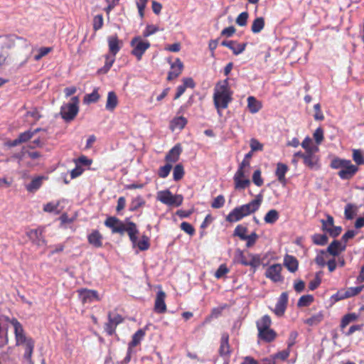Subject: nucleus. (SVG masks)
I'll list each match as a JSON object with an SVG mask.
<instances>
[{"instance_id":"15","label":"nucleus","mask_w":364,"mask_h":364,"mask_svg":"<svg viewBox=\"0 0 364 364\" xmlns=\"http://www.w3.org/2000/svg\"><path fill=\"white\" fill-rule=\"evenodd\" d=\"M364 286H358L355 287H348L346 289L338 291L336 294L333 295V298L336 301L345 299L352 296H355L359 294L363 289Z\"/></svg>"},{"instance_id":"35","label":"nucleus","mask_w":364,"mask_h":364,"mask_svg":"<svg viewBox=\"0 0 364 364\" xmlns=\"http://www.w3.org/2000/svg\"><path fill=\"white\" fill-rule=\"evenodd\" d=\"M264 27V19L262 17L256 18L252 24L251 31L254 33H259Z\"/></svg>"},{"instance_id":"45","label":"nucleus","mask_w":364,"mask_h":364,"mask_svg":"<svg viewBox=\"0 0 364 364\" xmlns=\"http://www.w3.org/2000/svg\"><path fill=\"white\" fill-rule=\"evenodd\" d=\"M327 252L324 250H321L316 255L315 258V262L320 267H324L327 262Z\"/></svg>"},{"instance_id":"17","label":"nucleus","mask_w":364,"mask_h":364,"mask_svg":"<svg viewBox=\"0 0 364 364\" xmlns=\"http://www.w3.org/2000/svg\"><path fill=\"white\" fill-rule=\"evenodd\" d=\"M83 304L100 301L98 292L94 289H81L77 291Z\"/></svg>"},{"instance_id":"64","label":"nucleus","mask_w":364,"mask_h":364,"mask_svg":"<svg viewBox=\"0 0 364 364\" xmlns=\"http://www.w3.org/2000/svg\"><path fill=\"white\" fill-rule=\"evenodd\" d=\"M33 136V133L31 132V130H28L24 132L21 133L18 135V139L21 143H25L30 140Z\"/></svg>"},{"instance_id":"16","label":"nucleus","mask_w":364,"mask_h":364,"mask_svg":"<svg viewBox=\"0 0 364 364\" xmlns=\"http://www.w3.org/2000/svg\"><path fill=\"white\" fill-rule=\"evenodd\" d=\"M288 300V293L287 291L282 292L279 297L278 298V300L275 305V308L273 310L274 313L277 316H282L284 314L287 307Z\"/></svg>"},{"instance_id":"13","label":"nucleus","mask_w":364,"mask_h":364,"mask_svg":"<svg viewBox=\"0 0 364 364\" xmlns=\"http://www.w3.org/2000/svg\"><path fill=\"white\" fill-rule=\"evenodd\" d=\"M282 266L280 264L270 265L265 271L264 275L274 283L282 282L284 277L282 275Z\"/></svg>"},{"instance_id":"7","label":"nucleus","mask_w":364,"mask_h":364,"mask_svg":"<svg viewBox=\"0 0 364 364\" xmlns=\"http://www.w3.org/2000/svg\"><path fill=\"white\" fill-rule=\"evenodd\" d=\"M272 320L269 316L264 315L256 322L258 330V338L267 343L274 341L277 337V333L270 328Z\"/></svg>"},{"instance_id":"5","label":"nucleus","mask_w":364,"mask_h":364,"mask_svg":"<svg viewBox=\"0 0 364 364\" xmlns=\"http://www.w3.org/2000/svg\"><path fill=\"white\" fill-rule=\"evenodd\" d=\"M14 328L15 338L17 345H25L24 358L26 362L31 363V355L34 349V341L31 338H27L21 323L16 319L11 321Z\"/></svg>"},{"instance_id":"32","label":"nucleus","mask_w":364,"mask_h":364,"mask_svg":"<svg viewBox=\"0 0 364 364\" xmlns=\"http://www.w3.org/2000/svg\"><path fill=\"white\" fill-rule=\"evenodd\" d=\"M145 203L146 201L144 199V198L141 196H138L132 200L129 205V210L131 212H134L137 210L139 208L144 206Z\"/></svg>"},{"instance_id":"54","label":"nucleus","mask_w":364,"mask_h":364,"mask_svg":"<svg viewBox=\"0 0 364 364\" xmlns=\"http://www.w3.org/2000/svg\"><path fill=\"white\" fill-rule=\"evenodd\" d=\"M321 223L322 224V230L326 232L334 225V219L331 215H327L326 220H321Z\"/></svg>"},{"instance_id":"61","label":"nucleus","mask_w":364,"mask_h":364,"mask_svg":"<svg viewBox=\"0 0 364 364\" xmlns=\"http://www.w3.org/2000/svg\"><path fill=\"white\" fill-rule=\"evenodd\" d=\"M315 114L314 118L316 121H323L324 119V115L321 109V105L319 103L316 104L314 106Z\"/></svg>"},{"instance_id":"14","label":"nucleus","mask_w":364,"mask_h":364,"mask_svg":"<svg viewBox=\"0 0 364 364\" xmlns=\"http://www.w3.org/2000/svg\"><path fill=\"white\" fill-rule=\"evenodd\" d=\"M318 151H305V156L303 159L304 164L311 170H318L320 168V158L316 154Z\"/></svg>"},{"instance_id":"63","label":"nucleus","mask_w":364,"mask_h":364,"mask_svg":"<svg viewBox=\"0 0 364 364\" xmlns=\"http://www.w3.org/2000/svg\"><path fill=\"white\" fill-rule=\"evenodd\" d=\"M250 146L251 150L253 151H262L263 149V144H261L257 139L254 138L250 139Z\"/></svg>"},{"instance_id":"56","label":"nucleus","mask_w":364,"mask_h":364,"mask_svg":"<svg viewBox=\"0 0 364 364\" xmlns=\"http://www.w3.org/2000/svg\"><path fill=\"white\" fill-rule=\"evenodd\" d=\"M225 199L223 195L218 196L212 202L211 207L213 208H220L225 205Z\"/></svg>"},{"instance_id":"49","label":"nucleus","mask_w":364,"mask_h":364,"mask_svg":"<svg viewBox=\"0 0 364 364\" xmlns=\"http://www.w3.org/2000/svg\"><path fill=\"white\" fill-rule=\"evenodd\" d=\"M352 156L353 161L358 166L364 164V156L360 149H353Z\"/></svg>"},{"instance_id":"57","label":"nucleus","mask_w":364,"mask_h":364,"mask_svg":"<svg viewBox=\"0 0 364 364\" xmlns=\"http://www.w3.org/2000/svg\"><path fill=\"white\" fill-rule=\"evenodd\" d=\"M249 14L247 11L242 12L236 18V23L240 26H245L247 23Z\"/></svg>"},{"instance_id":"42","label":"nucleus","mask_w":364,"mask_h":364,"mask_svg":"<svg viewBox=\"0 0 364 364\" xmlns=\"http://www.w3.org/2000/svg\"><path fill=\"white\" fill-rule=\"evenodd\" d=\"M314 301V296L310 294L301 296L298 302V307H306L309 306Z\"/></svg>"},{"instance_id":"40","label":"nucleus","mask_w":364,"mask_h":364,"mask_svg":"<svg viewBox=\"0 0 364 364\" xmlns=\"http://www.w3.org/2000/svg\"><path fill=\"white\" fill-rule=\"evenodd\" d=\"M26 117L31 118V120L29 121V122L33 125L36 124L41 118L42 116L37 108H33L31 110L26 112Z\"/></svg>"},{"instance_id":"22","label":"nucleus","mask_w":364,"mask_h":364,"mask_svg":"<svg viewBox=\"0 0 364 364\" xmlns=\"http://www.w3.org/2000/svg\"><path fill=\"white\" fill-rule=\"evenodd\" d=\"M219 353L223 357H227L230 353L229 334L228 333H223L221 336Z\"/></svg>"},{"instance_id":"1","label":"nucleus","mask_w":364,"mask_h":364,"mask_svg":"<svg viewBox=\"0 0 364 364\" xmlns=\"http://www.w3.org/2000/svg\"><path fill=\"white\" fill-rule=\"evenodd\" d=\"M105 225L110 228L112 233L124 235L127 232L133 247H137L141 251L147 250L150 247L149 238L146 235H143L138 241L139 230L134 222L126 220L124 223L114 216H109L105 220Z\"/></svg>"},{"instance_id":"12","label":"nucleus","mask_w":364,"mask_h":364,"mask_svg":"<svg viewBox=\"0 0 364 364\" xmlns=\"http://www.w3.org/2000/svg\"><path fill=\"white\" fill-rule=\"evenodd\" d=\"M130 46L133 48L131 53L139 61L151 44L148 41H143L140 36H136L132 39Z\"/></svg>"},{"instance_id":"34","label":"nucleus","mask_w":364,"mask_h":364,"mask_svg":"<svg viewBox=\"0 0 364 364\" xmlns=\"http://www.w3.org/2000/svg\"><path fill=\"white\" fill-rule=\"evenodd\" d=\"M247 107L251 113H256L261 109V104L253 96L247 98Z\"/></svg>"},{"instance_id":"28","label":"nucleus","mask_w":364,"mask_h":364,"mask_svg":"<svg viewBox=\"0 0 364 364\" xmlns=\"http://www.w3.org/2000/svg\"><path fill=\"white\" fill-rule=\"evenodd\" d=\"M188 123V120L184 117H176L171 122L169 128L172 131L176 129L182 130Z\"/></svg>"},{"instance_id":"51","label":"nucleus","mask_w":364,"mask_h":364,"mask_svg":"<svg viewBox=\"0 0 364 364\" xmlns=\"http://www.w3.org/2000/svg\"><path fill=\"white\" fill-rule=\"evenodd\" d=\"M104 24V19L102 14L96 15L93 18V30L97 31L101 29Z\"/></svg>"},{"instance_id":"50","label":"nucleus","mask_w":364,"mask_h":364,"mask_svg":"<svg viewBox=\"0 0 364 364\" xmlns=\"http://www.w3.org/2000/svg\"><path fill=\"white\" fill-rule=\"evenodd\" d=\"M323 134H324V132L321 127H318L315 130V132L313 134V136L316 143V146H318L319 144H321V142L323 141V139H324Z\"/></svg>"},{"instance_id":"58","label":"nucleus","mask_w":364,"mask_h":364,"mask_svg":"<svg viewBox=\"0 0 364 364\" xmlns=\"http://www.w3.org/2000/svg\"><path fill=\"white\" fill-rule=\"evenodd\" d=\"M53 48L51 47H41L39 48L38 54L34 56L35 60L38 61L41 60L43 57L51 52Z\"/></svg>"},{"instance_id":"52","label":"nucleus","mask_w":364,"mask_h":364,"mask_svg":"<svg viewBox=\"0 0 364 364\" xmlns=\"http://www.w3.org/2000/svg\"><path fill=\"white\" fill-rule=\"evenodd\" d=\"M172 168V165L169 163H167L166 165L161 166L158 171V175L160 178H166L171 170Z\"/></svg>"},{"instance_id":"23","label":"nucleus","mask_w":364,"mask_h":364,"mask_svg":"<svg viewBox=\"0 0 364 364\" xmlns=\"http://www.w3.org/2000/svg\"><path fill=\"white\" fill-rule=\"evenodd\" d=\"M102 240L103 237L97 230H92V232L87 235L89 244L96 248L102 247Z\"/></svg>"},{"instance_id":"4","label":"nucleus","mask_w":364,"mask_h":364,"mask_svg":"<svg viewBox=\"0 0 364 364\" xmlns=\"http://www.w3.org/2000/svg\"><path fill=\"white\" fill-rule=\"evenodd\" d=\"M107 43L109 54L105 55V65L98 70V73L100 74H105L110 70L115 61L116 55L123 46V41L119 39L117 34L108 36Z\"/></svg>"},{"instance_id":"33","label":"nucleus","mask_w":364,"mask_h":364,"mask_svg":"<svg viewBox=\"0 0 364 364\" xmlns=\"http://www.w3.org/2000/svg\"><path fill=\"white\" fill-rule=\"evenodd\" d=\"M279 218V212L275 209H272L266 213L264 220L267 224H274L278 220Z\"/></svg>"},{"instance_id":"11","label":"nucleus","mask_w":364,"mask_h":364,"mask_svg":"<svg viewBox=\"0 0 364 364\" xmlns=\"http://www.w3.org/2000/svg\"><path fill=\"white\" fill-rule=\"evenodd\" d=\"M157 199L166 205L178 207L183 203V197L179 194L173 195L166 189L157 193Z\"/></svg>"},{"instance_id":"59","label":"nucleus","mask_w":364,"mask_h":364,"mask_svg":"<svg viewBox=\"0 0 364 364\" xmlns=\"http://www.w3.org/2000/svg\"><path fill=\"white\" fill-rule=\"evenodd\" d=\"M258 239V235L255 232H252L250 235L246 236V238L245 240L247 241L246 242V247H252L256 241Z\"/></svg>"},{"instance_id":"31","label":"nucleus","mask_w":364,"mask_h":364,"mask_svg":"<svg viewBox=\"0 0 364 364\" xmlns=\"http://www.w3.org/2000/svg\"><path fill=\"white\" fill-rule=\"evenodd\" d=\"M43 178V176H38L36 178H33L31 183L26 185V190L31 193L36 192L42 186V181Z\"/></svg>"},{"instance_id":"8","label":"nucleus","mask_w":364,"mask_h":364,"mask_svg":"<svg viewBox=\"0 0 364 364\" xmlns=\"http://www.w3.org/2000/svg\"><path fill=\"white\" fill-rule=\"evenodd\" d=\"M250 167V161L243 159L233 176L235 189L244 190L250 185V180L246 176Z\"/></svg>"},{"instance_id":"24","label":"nucleus","mask_w":364,"mask_h":364,"mask_svg":"<svg viewBox=\"0 0 364 364\" xmlns=\"http://www.w3.org/2000/svg\"><path fill=\"white\" fill-rule=\"evenodd\" d=\"M182 151V149L180 144L175 145L172 149L169 150L165 156V161L167 163L171 164L175 163L179 159L180 154Z\"/></svg>"},{"instance_id":"47","label":"nucleus","mask_w":364,"mask_h":364,"mask_svg":"<svg viewBox=\"0 0 364 364\" xmlns=\"http://www.w3.org/2000/svg\"><path fill=\"white\" fill-rule=\"evenodd\" d=\"M59 205L60 201L56 203L50 202L44 205L43 210L47 213H55L58 214L60 213V211L58 210Z\"/></svg>"},{"instance_id":"30","label":"nucleus","mask_w":364,"mask_h":364,"mask_svg":"<svg viewBox=\"0 0 364 364\" xmlns=\"http://www.w3.org/2000/svg\"><path fill=\"white\" fill-rule=\"evenodd\" d=\"M145 336V331L139 329L133 336L131 342L129 343V352L132 348L138 346Z\"/></svg>"},{"instance_id":"2","label":"nucleus","mask_w":364,"mask_h":364,"mask_svg":"<svg viewBox=\"0 0 364 364\" xmlns=\"http://www.w3.org/2000/svg\"><path fill=\"white\" fill-rule=\"evenodd\" d=\"M233 91L229 84V78L219 80L215 85L213 90V104L218 114L221 116L222 110L228 107L229 104L232 101Z\"/></svg>"},{"instance_id":"37","label":"nucleus","mask_w":364,"mask_h":364,"mask_svg":"<svg viewBox=\"0 0 364 364\" xmlns=\"http://www.w3.org/2000/svg\"><path fill=\"white\" fill-rule=\"evenodd\" d=\"M108 321L105 324V331L109 336H112L115 333L117 325L111 320V312L108 313L107 315Z\"/></svg>"},{"instance_id":"39","label":"nucleus","mask_w":364,"mask_h":364,"mask_svg":"<svg viewBox=\"0 0 364 364\" xmlns=\"http://www.w3.org/2000/svg\"><path fill=\"white\" fill-rule=\"evenodd\" d=\"M312 242L317 245H325L327 244L328 238L325 234H314L311 237Z\"/></svg>"},{"instance_id":"26","label":"nucleus","mask_w":364,"mask_h":364,"mask_svg":"<svg viewBox=\"0 0 364 364\" xmlns=\"http://www.w3.org/2000/svg\"><path fill=\"white\" fill-rule=\"evenodd\" d=\"M288 170L289 168L287 165L281 162L277 163V168L275 171V176H277V178L279 183H281L282 185H285L287 183L285 175Z\"/></svg>"},{"instance_id":"41","label":"nucleus","mask_w":364,"mask_h":364,"mask_svg":"<svg viewBox=\"0 0 364 364\" xmlns=\"http://www.w3.org/2000/svg\"><path fill=\"white\" fill-rule=\"evenodd\" d=\"M247 228L238 225L234 230L233 236L238 237L240 240H245L247 233Z\"/></svg>"},{"instance_id":"25","label":"nucleus","mask_w":364,"mask_h":364,"mask_svg":"<svg viewBox=\"0 0 364 364\" xmlns=\"http://www.w3.org/2000/svg\"><path fill=\"white\" fill-rule=\"evenodd\" d=\"M346 248V245L334 240L328 247L326 252L333 256H338L341 252L344 251Z\"/></svg>"},{"instance_id":"55","label":"nucleus","mask_w":364,"mask_h":364,"mask_svg":"<svg viewBox=\"0 0 364 364\" xmlns=\"http://www.w3.org/2000/svg\"><path fill=\"white\" fill-rule=\"evenodd\" d=\"M229 272L230 269L228 268L227 265L225 264H222L219 266L214 275L215 278L220 279Z\"/></svg>"},{"instance_id":"18","label":"nucleus","mask_w":364,"mask_h":364,"mask_svg":"<svg viewBox=\"0 0 364 364\" xmlns=\"http://www.w3.org/2000/svg\"><path fill=\"white\" fill-rule=\"evenodd\" d=\"M166 293L163 290H159L156 293L154 310L157 314H164L166 310V304L165 303Z\"/></svg>"},{"instance_id":"3","label":"nucleus","mask_w":364,"mask_h":364,"mask_svg":"<svg viewBox=\"0 0 364 364\" xmlns=\"http://www.w3.org/2000/svg\"><path fill=\"white\" fill-rule=\"evenodd\" d=\"M262 201V196L260 195H258L254 200H251L250 203L235 208L226 216V221L230 223H235L242 220L243 218L248 216L252 213H254L259 208Z\"/></svg>"},{"instance_id":"27","label":"nucleus","mask_w":364,"mask_h":364,"mask_svg":"<svg viewBox=\"0 0 364 364\" xmlns=\"http://www.w3.org/2000/svg\"><path fill=\"white\" fill-rule=\"evenodd\" d=\"M284 265L290 272L294 273L298 269L299 262L294 256L286 255L284 258Z\"/></svg>"},{"instance_id":"9","label":"nucleus","mask_w":364,"mask_h":364,"mask_svg":"<svg viewBox=\"0 0 364 364\" xmlns=\"http://www.w3.org/2000/svg\"><path fill=\"white\" fill-rule=\"evenodd\" d=\"M233 261L243 266H250L255 273L261 264V257L259 254L253 253H248L246 256L242 250L237 249Z\"/></svg>"},{"instance_id":"53","label":"nucleus","mask_w":364,"mask_h":364,"mask_svg":"<svg viewBox=\"0 0 364 364\" xmlns=\"http://www.w3.org/2000/svg\"><path fill=\"white\" fill-rule=\"evenodd\" d=\"M252 181L258 187L263 185L264 180L262 178V172L259 169H257L254 171L252 175Z\"/></svg>"},{"instance_id":"60","label":"nucleus","mask_w":364,"mask_h":364,"mask_svg":"<svg viewBox=\"0 0 364 364\" xmlns=\"http://www.w3.org/2000/svg\"><path fill=\"white\" fill-rule=\"evenodd\" d=\"M159 31V27L155 25H147L143 31L144 37H149Z\"/></svg>"},{"instance_id":"10","label":"nucleus","mask_w":364,"mask_h":364,"mask_svg":"<svg viewBox=\"0 0 364 364\" xmlns=\"http://www.w3.org/2000/svg\"><path fill=\"white\" fill-rule=\"evenodd\" d=\"M80 99L77 96L73 97L70 101L60 107V114L67 122L73 121L79 112Z\"/></svg>"},{"instance_id":"62","label":"nucleus","mask_w":364,"mask_h":364,"mask_svg":"<svg viewBox=\"0 0 364 364\" xmlns=\"http://www.w3.org/2000/svg\"><path fill=\"white\" fill-rule=\"evenodd\" d=\"M181 229L190 235H193L195 233L194 228L187 222H183L181 223Z\"/></svg>"},{"instance_id":"20","label":"nucleus","mask_w":364,"mask_h":364,"mask_svg":"<svg viewBox=\"0 0 364 364\" xmlns=\"http://www.w3.org/2000/svg\"><path fill=\"white\" fill-rule=\"evenodd\" d=\"M183 64L179 58H176L174 63H171V70L167 75V80L171 81L177 78L182 73Z\"/></svg>"},{"instance_id":"38","label":"nucleus","mask_w":364,"mask_h":364,"mask_svg":"<svg viewBox=\"0 0 364 364\" xmlns=\"http://www.w3.org/2000/svg\"><path fill=\"white\" fill-rule=\"evenodd\" d=\"M302 148L305 150V151H319L318 146L314 145L312 139L309 136L305 137L303 141L301 144Z\"/></svg>"},{"instance_id":"29","label":"nucleus","mask_w":364,"mask_h":364,"mask_svg":"<svg viewBox=\"0 0 364 364\" xmlns=\"http://www.w3.org/2000/svg\"><path fill=\"white\" fill-rule=\"evenodd\" d=\"M118 105V98L116 93L113 91L109 92L106 102V109L109 111H113Z\"/></svg>"},{"instance_id":"46","label":"nucleus","mask_w":364,"mask_h":364,"mask_svg":"<svg viewBox=\"0 0 364 364\" xmlns=\"http://www.w3.org/2000/svg\"><path fill=\"white\" fill-rule=\"evenodd\" d=\"M358 318V316L355 313H350L345 315L341 323L342 328L346 327L350 322L355 321Z\"/></svg>"},{"instance_id":"36","label":"nucleus","mask_w":364,"mask_h":364,"mask_svg":"<svg viewBox=\"0 0 364 364\" xmlns=\"http://www.w3.org/2000/svg\"><path fill=\"white\" fill-rule=\"evenodd\" d=\"M358 208L352 203H348L345 207L344 215L347 220H352L356 214Z\"/></svg>"},{"instance_id":"19","label":"nucleus","mask_w":364,"mask_h":364,"mask_svg":"<svg viewBox=\"0 0 364 364\" xmlns=\"http://www.w3.org/2000/svg\"><path fill=\"white\" fill-rule=\"evenodd\" d=\"M43 228L33 229L27 232L28 238L36 245L41 246L46 244L43 236Z\"/></svg>"},{"instance_id":"48","label":"nucleus","mask_w":364,"mask_h":364,"mask_svg":"<svg viewBox=\"0 0 364 364\" xmlns=\"http://www.w3.org/2000/svg\"><path fill=\"white\" fill-rule=\"evenodd\" d=\"M100 95L97 90H94L92 93L87 94L84 97L85 103H94L99 100Z\"/></svg>"},{"instance_id":"21","label":"nucleus","mask_w":364,"mask_h":364,"mask_svg":"<svg viewBox=\"0 0 364 364\" xmlns=\"http://www.w3.org/2000/svg\"><path fill=\"white\" fill-rule=\"evenodd\" d=\"M247 43H238L235 41H223L221 46L230 49L233 54L237 55L242 53L246 48Z\"/></svg>"},{"instance_id":"44","label":"nucleus","mask_w":364,"mask_h":364,"mask_svg":"<svg viewBox=\"0 0 364 364\" xmlns=\"http://www.w3.org/2000/svg\"><path fill=\"white\" fill-rule=\"evenodd\" d=\"M323 318V316L321 313H318L316 314L313 315L310 318H307L305 321V323L308 324L309 326H316L321 323Z\"/></svg>"},{"instance_id":"6","label":"nucleus","mask_w":364,"mask_h":364,"mask_svg":"<svg viewBox=\"0 0 364 364\" xmlns=\"http://www.w3.org/2000/svg\"><path fill=\"white\" fill-rule=\"evenodd\" d=\"M331 167L333 169H340L338 176L343 180L350 179L358 171V167L353 164L351 161L340 158L333 159Z\"/></svg>"},{"instance_id":"43","label":"nucleus","mask_w":364,"mask_h":364,"mask_svg":"<svg viewBox=\"0 0 364 364\" xmlns=\"http://www.w3.org/2000/svg\"><path fill=\"white\" fill-rule=\"evenodd\" d=\"M184 168L182 164H178L175 166L173 172V178L176 181H180L184 176Z\"/></svg>"}]
</instances>
